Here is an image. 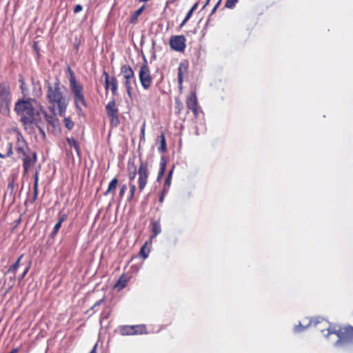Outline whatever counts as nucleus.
Segmentation results:
<instances>
[{"mask_svg": "<svg viewBox=\"0 0 353 353\" xmlns=\"http://www.w3.org/2000/svg\"><path fill=\"white\" fill-rule=\"evenodd\" d=\"M97 345L92 348V350L90 352V353H97L96 352Z\"/></svg>", "mask_w": 353, "mask_h": 353, "instance_id": "603ef678", "label": "nucleus"}, {"mask_svg": "<svg viewBox=\"0 0 353 353\" xmlns=\"http://www.w3.org/2000/svg\"><path fill=\"white\" fill-rule=\"evenodd\" d=\"M209 1H210V0H206L205 4L204 5V6H205L206 5H208V4L209 3Z\"/></svg>", "mask_w": 353, "mask_h": 353, "instance_id": "864d4df0", "label": "nucleus"}, {"mask_svg": "<svg viewBox=\"0 0 353 353\" xmlns=\"http://www.w3.org/2000/svg\"><path fill=\"white\" fill-rule=\"evenodd\" d=\"M159 140L160 145L158 148V150L161 153H165L167 152V145L165 141V137L164 132H162L160 136L157 138Z\"/></svg>", "mask_w": 353, "mask_h": 353, "instance_id": "4be33fe9", "label": "nucleus"}, {"mask_svg": "<svg viewBox=\"0 0 353 353\" xmlns=\"http://www.w3.org/2000/svg\"><path fill=\"white\" fill-rule=\"evenodd\" d=\"M104 302V298L97 301L90 309V310H94L96 307H99L102 303Z\"/></svg>", "mask_w": 353, "mask_h": 353, "instance_id": "4c0bfd02", "label": "nucleus"}, {"mask_svg": "<svg viewBox=\"0 0 353 353\" xmlns=\"http://www.w3.org/2000/svg\"><path fill=\"white\" fill-rule=\"evenodd\" d=\"M105 112L110 119V125L111 127H117L119 123V109L116 105L114 99L109 101L105 105Z\"/></svg>", "mask_w": 353, "mask_h": 353, "instance_id": "9d476101", "label": "nucleus"}, {"mask_svg": "<svg viewBox=\"0 0 353 353\" xmlns=\"http://www.w3.org/2000/svg\"><path fill=\"white\" fill-rule=\"evenodd\" d=\"M83 10V7L80 5H76L74 8V12L75 14L80 12Z\"/></svg>", "mask_w": 353, "mask_h": 353, "instance_id": "37998d69", "label": "nucleus"}, {"mask_svg": "<svg viewBox=\"0 0 353 353\" xmlns=\"http://www.w3.org/2000/svg\"><path fill=\"white\" fill-rule=\"evenodd\" d=\"M126 190H127V185L125 184H123L121 186V188L119 189V198L120 199H122L123 198Z\"/></svg>", "mask_w": 353, "mask_h": 353, "instance_id": "e433bc0d", "label": "nucleus"}, {"mask_svg": "<svg viewBox=\"0 0 353 353\" xmlns=\"http://www.w3.org/2000/svg\"><path fill=\"white\" fill-rule=\"evenodd\" d=\"M145 123H143L142 125L141 129V136L140 139L141 140H145Z\"/></svg>", "mask_w": 353, "mask_h": 353, "instance_id": "79ce46f5", "label": "nucleus"}, {"mask_svg": "<svg viewBox=\"0 0 353 353\" xmlns=\"http://www.w3.org/2000/svg\"><path fill=\"white\" fill-rule=\"evenodd\" d=\"M150 226H151V238H155L157 235H159L161 232V220L160 219H152L150 220Z\"/></svg>", "mask_w": 353, "mask_h": 353, "instance_id": "f3484780", "label": "nucleus"}, {"mask_svg": "<svg viewBox=\"0 0 353 353\" xmlns=\"http://www.w3.org/2000/svg\"><path fill=\"white\" fill-rule=\"evenodd\" d=\"M172 174V170H170L168 173V176L166 177V179L165 180L163 188H165V190H167V188H168L171 185Z\"/></svg>", "mask_w": 353, "mask_h": 353, "instance_id": "72a5a7b5", "label": "nucleus"}, {"mask_svg": "<svg viewBox=\"0 0 353 353\" xmlns=\"http://www.w3.org/2000/svg\"><path fill=\"white\" fill-rule=\"evenodd\" d=\"M19 351V348L18 347H16V348H14L12 349L10 353H18Z\"/></svg>", "mask_w": 353, "mask_h": 353, "instance_id": "09e8293b", "label": "nucleus"}, {"mask_svg": "<svg viewBox=\"0 0 353 353\" xmlns=\"http://www.w3.org/2000/svg\"><path fill=\"white\" fill-rule=\"evenodd\" d=\"M61 224L62 223L59 221L55 224V225L53 228V230L50 233V237L52 239H54L55 237V236L57 234V233L59 232V231L61 227Z\"/></svg>", "mask_w": 353, "mask_h": 353, "instance_id": "2f4dec72", "label": "nucleus"}, {"mask_svg": "<svg viewBox=\"0 0 353 353\" xmlns=\"http://www.w3.org/2000/svg\"><path fill=\"white\" fill-rule=\"evenodd\" d=\"M30 266L29 265V266H28V267H27V268H26V270L23 271V272L22 273V274L21 275V276L19 278V279L20 281H21V280H22V279L25 277V276L27 274L28 272V271H29V270H30Z\"/></svg>", "mask_w": 353, "mask_h": 353, "instance_id": "c03bdc74", "label": "nucleus"}, {"mask_svg": "<svg viewBox=\"0 0 353 353\" xmlns=\"http://www.w3.org/2000/svg\"><path fill=\"white\" fill-rule=\"evenodd\" d=\"M12 101L10 88L8 83L0 82V113L3 115H8Z\"/></svg>", "mask_w": 353, "mask_h": 353, "instance_id": "423d86ee", "label": "nucleus"}, {"mask_svg": "<svg viewBox=\"0 0 353 353\" xmlns=\"http://www.w3.org/2000/svg\"><path fill=\"white\" fill-rule=\"evenodd\" d=\"M186 39L183 35L172 36L169 44L171 49L176 52H184L186 47Z\"/></svg>", "mask_w": 353, "mask_h": 353, "instance_id": "ddd939ff", "label": "nucleus"}, {"mask_svg": "<svg viewBox=\"0 0 353 353\" xmlns=\"http://www.w3.org/2000/svg\"><path fill=\"white\" fill-rule=\"evenodd\" d=\"M63 123L68 130H71L74 126V123L70 117H64Z\"/></svg>", "mask_w": 353, "mask_h": 353, "instance_id": "7c9ffc66", "label": "nucleus"}, {"mask_svg": "<svg viewBox=\"0 0 353 353\" xmlns=\"http://www.w3.org/2000/svg\"><path fill=\"white\" fill-rule=\"evenodd\" d=\"M46 86V99L50 105V110L51 112L55 111V108H57L58 113L61 117H63L68 102L61 90V82L59 79H56L53 83H50L48 81H45Z\"/></svg>", "mask_w": 353, "mask_h": 353, "instance_id": "f03ea898", "label": "nucleus"}, {"mask_svg": "<svg viewBox=\"0 0 353 353\" xmlns=\"http://www.w3.org/2000/svg\"><path fill=\"white\" fill-rule=\"evenodd\" d=\"M238 1L239 0H227L225 4V7L227 8L233 9Z\"/></svg>", "mask_w": 353, "mask_h": 353, "instance_id": "c9c22d12", "label": "nucleus"}, {"mask_svg": "<svg viewBox=\"0 0 353 353\" xmlns=\"http://www.w3.org/2000/svg\"><path fill=\"white\" fill-rule=\"evenodd\" d=\"M66 141L70 146L73 147L75 149L77 154L79 156L80 153H81L80 147H79L77 141L74 139V137H70V138L67 137Z\"/></svg>", "mask_w": 353, "mask_h": 353, "instance_id": "393cba45", "label": "nucleus"}, {"mask_svg": "<svg viewBox=\"0 0 353 353\" xmlns=\"http://www.w3.org/2000/svg\"><path fill=\"white\" fill-rule=\"evenodd\" d=\"M129 187H130V192H129V195L128 196V201L131 202L133 201V199H134V197L136 196L137 188H136L135 184H131V183H129Z\"/></svg>", "mask_w": 353, "mask_h": 353, "instance_id": "bb28decb", "label": "nucleus"}, {"mask_svg": "<svg viewBox=\"0 0 353 353\" xmlns=\"http://www.w3.org/2000/svg\"><path fill=\"white\" fill-rule=\"evenodd\" d=\"M175 102V106H174V110L176 114H180L182 110L183 109V104L182 101L179 98H175L174 99Z\"/></svg>", "mask_w": 353, "mask_h": 353, "instance_id": "c85d7f7f", "label": "nucleus"}, {"mask_svg": "<svg viewBox=\"0 0 353 353\" xmlns=\"http://www.w3.org/2000/svg\"><path fill=\"white\" fill-rule=\"evenodd\" d=\"M36 103V100L32 98L19 99L15 103L14 110L19 117V121L25 130L32 131L33 125H35L40 132L44 134L43 130L39 125L41 114L39 111L34 108Z\"/></svg>", "mask_w": 353, "mask_h": 353, "instance_id": "f257e3e1", "label": "nucleus"}, {"mask_svg": "<svg viewBox=\"0 0 353 353\" xmlns=\"http://www.w3.org/2000/svg\"><path fill=\"white\" fill-rule=\"evenodd\" d=\"M23 254H21L19 256V257L17 259V261L13 263L8 270V272H15L16 270H17V268L19 267L20 265V262H21V259L23 258Z\"/></svg>", "mask_w": 353, "mask_h": 353, "instance_id": "c756f323", "label": "nucleus"}, {"mask_svg": "<svg viewBox=\"0 0 353 353\" xmlns=\"http://www.w3.org/2000/svg\"><path fill=\"white\" fill-rule=\"evenodd\" d=\"M193 12H194V11H193V9H190V10L188 12V13H187V14H186V16H185V18H186V20H189V19H190V17H191V16L192 15Z\"/></svg>", "mask_w": 353, "mask_h": 353, "instance_id": "49530a36", "label": "nucleus"}, {"mask_svg": "<svg viewBox=\"0 0 353 353\" xmlns=\"http://www.w3.org/2000/svg\"><path fill=\"white\" fill-rule=\"evenodd\" d=\"M144 9H145V6H142L137 10L134 12L131 15L129 22L132 24L136 23L137 21L138 17L142 14Z\"/></svg>", "mask_w": 353, "mask_h": 353, "instance_id": "b1692460", "label": "nucleus"}, {"mask_svg": "<svg viewBox=\"0 0 353 353\" xmlns=\"http://www.w3.org/2000/svg\"><path fill=\"white\" fill-rule=\"evenodd\" d=\"M111 92L112 95H117L118 91V81L115 77L110 78V85Z\"/></svg>", "mask_w": 353, "mask_h": 353, "instance_id": "a878e982", "label": "nucleus"}, {"mask_svg": "<svg viewBox=\"0 0 353 353\" xmlns=\"http://www.w3.org/2000/svg\"><path fill=\"white\" fill-rule=\"evenodd\" d=\"M129 281V278L127 277L125 274H122L117 283L114 285V289L117 290V291H120L122 289H123L126 285L127 283Z\"/></svg>", "mask_w": 353, "mask_h": 353, "instance_id": "412c9836", "label": "nucleus"}, {"mask_svg": "<svg viewBox=\"0 0 353 353\" xmlns=\"http://www.w3.org/2000/svg\"><path fill=\"white\" fill-rule=\"evenodd\" d=\"M137 174V173H128L129 183H131V184H134V180L135 179Z\"/></svg>", "mask_w": 353, "mask_h": 353, "instance_id": "ea45409f", "label": "nucleus"}, {"mask_svg": "<svg viewBox=\"0 0 353 353\" xmlns=\"http://www.w3.org/2000/svg\"><path fill=\"white\" fill-rule=\"evenodd\" d=\"M34 183L33 187V197L32 202L34 203L37 199L38 194H39V172H36L34 174Z\"/></svg>", "mask_w": 353, "mask_h": 353, "instance_id": "5701e85b", "label": "nucleus"}, {"mask_svg": "<svg viewBox=\"0 0 353 353\" xmlns=\"http://www.w3.org/2000/svg\"><path fill=\"white\" fill-rule=\"evenodd\" d=\"M187 108L189 110L192 111L195 117L199 114V103L196 97V89L190 91L185 100Z\"/></svg>", "mask_w": 353, "mask_h": 353, "instance_id": "4468645a", "label": "nucleus"}, {"mask_svg": "<svg viewBox=\"0 0 353 353\" xmlns=\"http://www.w3.org/2000/svg\"><path fill=\"white\" fill-rule=\"evenodd\" d=\"M146 246H147V242L144 243V245L141 247L140 251H139V255L141 256L143 258L145 259L148 256L149 250L146 252Z\"/></svg>", "mask_w": 353, "mask_h": 353, "instance_id": "f704fd0d", "label": "nucleus"}, {"mask_svg": "<svg viewBox=\"0 0 353 353\" xmlns=\"http://www.w3.org/2000/svg\"><path fill=\"white\" fill-rule=\"evenodd\" d=\"M119 185V179L117 177L113 178L108 184L107 190L104 192L105 196L111 194L114 196L116 193L117 188Z\"/></svg>", "mask_w": 353, "mask_h": 353, "instance_id": "a211bd4d", "label": "nucleus"}, {"mask_svg": "<svg viewBox=\"0 0 353 353\" xmlns=\"http://www.w3.org/2000/svg\"><path fill=\"white\" fill-rule=\"evenodd\" d=\"M188 21V20H186V18H185V19L183 20L182 23H181L180 26H181V27H183V26L187 23V21Z\"/></svg>", "mask_w": 353, "mask_h": 353, "instance_id": "8fccbe9b", "label": "nucleus"}, {"mask_svg": "<svg viewBox=\"0 0 353 353\" xmlns=\"http://www.w3.org/2000/svg\"><path fill=\"white\" fill-rule=\"evenodd\" d=\"M118 330L121 336L143 335L148 334L146 326L144 324L134 325H123L119 326Z\"/></svg>", "mask_w": 353, "mask_h": 353, "instance_id": "6e6552de", "label": "nucleus"}, {"mask_svg": "<svg viewBox=\"0 0 353 353\" xmlns=\"http://www.w3.org/2000/svg\"><path fill=\"white\" fill-rule=\"evenodd\" d=\"M303 329H299L298 327H296V331H301Z\"/></svg>", "mask_w": 353, "mask_h": 353, "instance_id": "5fc2aeb1", "label": "nucleus"}, {"mask_svg": "<svg viewBox=\"0 0 353 353\" xmlns=\"http://www.w3.org/2000/svg\"><path fill=\"white\" fill-rule=\"evenodd\" d=\"M323 334L328 336L332 334L337 336L338 339L335 342L336 346H344L353 344V327L351 325L341 326L338 329L332 330L330 329L322 330Z\"/></svg>", "mask_w": 353, "mask_h": 353, "instance_id": "20e7f679", "label": "nucleus"}, {"mask_svg": "<svg viewBox=\"0 0 353 353\" xmlns=\"http://www.w3.org/2000/svg\"><path fill=\"white\" fill-rule=\"evenodd\" d=\"M197 6H198V3H195L192 6V7L191 8V9H193V11H194V10L196 9Z\"/></svg>", "mask_w": 353, "mask_h": 353, "instance_id": "3c124183", "label": "nucleus"}, {"mask_svg": "<svg viewBox=\"0 0 353 353\" xmlns=\"http://www.w3.org/2000/svg\"><path fill=\"white\" fill-rule=\"evenodd\" d=\"M189 63L187 60H183L180 62L178 67L177 72V80L183 81V79L186 77L189 73L188 70Z\"/></svg>", "mask_w": 353, "mask_h": 353, "instance_id": "dca6fc26", "label": "nucleus"}, {"mask_svg": "<svg viewBox=\"0 0 353 353\" xmlns=\"http://www.w3.org/2000/svg\"><path fill=\"white\" fill-rule=\"evenodd\" d=\"M121 74L123 77V84L126 89L128 97L132 99V85L136 83L134 72L129 65H123L121 67Z\"/></svg>", "mask_w": 353, "mask_h": 353, "instance_id": "0eeeda50", "label": "nucleus"}, {"mask_svg": "<svg viewBox=\"0 0 353 353\" xmlns=\"http://www.w3.org/2000/svg\"><path fill=\"white\" fill-rule=\"evenodd\" d=\"M67 218H68V215L66 214H65V213H63V214L59 213V221H58L62 223L63 221H65L67 219Z\"/></svg>", "mask_w": 353, "mask_h": 353, "instance_id": "58836bf2", "label": "nucleus"}, {"mask_svg": "<svg viewBox=\"0 0 353 353\" xmlns=\"http://www.w3.org/2000/svg\"><path fill=\"white\" fill-rule=\"evenodd\" d=\"M166 193H167V190L163 188V190L161 191L160 196H159V202L160 203H162L164 201L165 195L166 194Z\"/></svg>", "mask_w": 353, "mask_h": 353, "instance_id": "a19ab883", "label": "nucleus"}, {"mask_svg": "<svg viewBox=\"0 0 353 353\" xmlns=\"http://www.w3.org/2000/svg\"><path fill=\"white\" fill-rule=\"evenodd\" d=\"M69 73V86L72 94L74 104L78 115L83 114V108H87L88 104L84 94L83 85L76 79L75 74L70 68H68Z\"/></svg>", "mask_w": 353, "mask_h": 353, "instance_id": "7ed1b4c3", "label": "nucleus"}, {"mask_svg": "<svg viewBox=\"0 0 353 353\" xmlns=\"http://www.w3.org/2000/svg\"><path fill=\"white\" fill-rule=\"evenodd\" d=\"M0 158L5 159L10 157L13 154L12 144L10 141L0 143Z\"/></svg>", "mask_w": 353, "mask_h": 353, "instance_id": "2eb2a0df", "label": "nucleus"}, {"mask_svg": "<svg viewBox=\"0 0 353 353\" xmlns=\"http://www.w3.org/2000/svg\"><path fill=\"white\" fill-rule=\"evenodd\" d=\"M160 165H161V168L158 173L157 180H159V179L163 176V175L164 174L165 170V167H166V163L165 161H161Z\"/></svg>", "mask_w": 353, "mask_h": 353, "instance_id": "473e14b6", "label": "nucleus"}, {"mask_svg": "<svg viewBox=\"0 0 353 353\" xmlns=\"http://www.w3.org/2000/svg\"><path fill=\"white\" fill-rule=\"evenodd\" d=\"M177 83H178L179 90L180 92H181L182 90H183V81L181 80V82H180V80H177Z\"/></svg>", "mask_w": 353, "mask_h": 353, "instance_id": "a18cd8bd", "label": "nucleus"}, {"mask_svg": "<svg viewBox=\"0 0 353 353\" xmlns=\"http://www.w3.org/2000/svg\"><path fill=\"white\" fill-rule=\"evenodd\" d=\"M78 48H79V45H78V44L75 45V48H76L77 50H78Z\"/></svg>", "mask_w": 353, "mask_h": 353, "instance_id": "6e6d98bb", "label": "nucleus"}, {"mask_svg": "<svg viewBox=\"0 0 353 353\" xmlns=\"http://www.w3.org/2000/svg\"><path fill=\"white\" fill-rule=\"evenodd\" d=\"M19 82L20 83V90L23 99L28 98L29 88L28 85L26 83L23 77L22 74L19 75Z\"/></svg>", "mask_w": 353, "mask_h": 353, "instance_id": "aec40b11", "label": "nucleus"}, {"mask_svg": "<svg viewBox=\"0 0 353 353\" xmlns=\"http://www.w3.org/2000/svg\"><path fill=\"white\" fill-rule=\"evenodd\" d=\"M23 161V174H27L30 170L35 165L37 161V154L36 152L26 153L24 156L19 157Z\"/></svg>", "mask_w": 353, "mask_h": 353, "instance_id": "f8f14e48", "label": "nucleus"}, {"mask_svg": "<svg viewBox=\"0 0 353 353\" xmlns=\"http://www.w3.org/2000/svg\"><path fill=\"white\" fill-rule=\"evenodd\" d=\"M128 173H137L138 174V194L146 187L149 178V169L148 162L140 161L139 168L134 161H128L127 165Z\"/></svg>", "mask_w": 353, "mask_h": 353, "instance_id": "39448f33", "label": "nucleus"}, {"mask_svg": "<svg viewBox=\"0 0 353 353\" xmlns=\"http://www.w3.org/2000/svg\"><path fill=\"white\" fill-rule=\"evenodd\" d=\"M103 77H104L105 89V92H107L110 88L111 77H109V74L106 70H103L101 79Z\"/></svg>", "mask_w": 353, "mask_h": 353, "instance_id": "cd10ccee", "label": "nucleus"}, {"mask_svg": "<svg viewBox=\"0 0 353 353\" xmlns=\"http://www.w3.org/2000/svg\"><path fill=\"white\" fill-rule=\"evenodd\" d=\"M139 78L141 85L145 90H148L151 87L152 77L146 60H145V62L140 67Z\"/></svg>", "mask_w": 353, "mask_h": 353, "instance_id": "1a4fd4ad", "label": "nucleus"}, {"mask_svg": "<svg viewBox=\"0 0 353 353\" xmlns=\"http://www.w3.org/2000/svg\"><path fill=\"white\" fill-rule=\"evenodd\" d=\"M52 114H48L46 112H44L45 113V119L46 120V121L50 124L51 125L53 128H59V119L56 117V114L54 112H52Z\"/></svg>", "mask_w": 353, "mask_h": 353, "instance_id": "6ab92c4d", "label": "nucleus"}, {"mask_svg": "<svg viewBox=\"0 0 353 353\" xmlns=\"http://www.w3.org/2000/svg\"><path fill=\"white\" fill-rule=\"evenodd\" d=\"M221 0H219L216 4L214 6V7L213 8L212 10V13L211 14H213L216 10V9L218 8V7L219 6V5L221 4Z\"/></svg>", "mask_w": 353, "mask_h": 353, "instance_id": "de8ad7c7", "label": "nucleus"}, {"mask_svg": "<svg viewBox=\"0 0 353 353\" xmlns=\"http://www.w3.org/2000/svg\"><path fill=\"white\" fill-rule=\"evenodd\" d=\"M14 149L17 154L18 158L24 156L26 153L30 151L28 145L25 140L23 134L21 132H17L16 143Z\"/></svg>", "mask_w": 353, "mask_h": 353, "instance_id": "9b49d317", "label": "nucleus"}]
</instances>
